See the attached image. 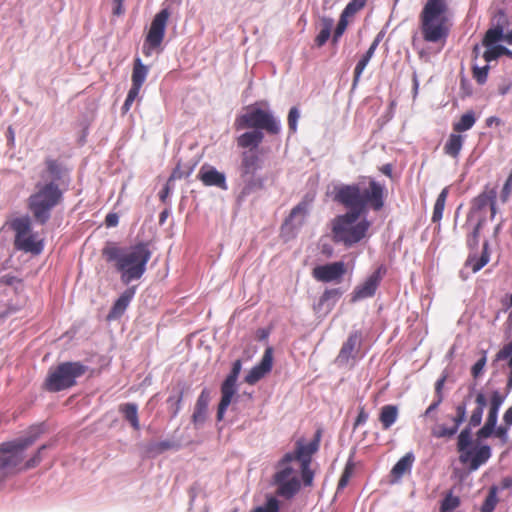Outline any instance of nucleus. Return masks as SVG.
<instances>
[{"label":"nucleus","mask_w":512,"mask_h":512,"mask_svg":"<svg viewBox=\"0 0 512 512\" xmlns=\"http://www.w3.org/2000/svg\"><path fill=\"white\" fill-rule=\"evenodd\" d=\"M119 412L123 418L130 423L131 427L138 431L140 422L138 417V406L135 403H123L119 406Z\"/></svg>","instance_id":"obj_31"},{"label":"nucleus","mask_w":512,"mask_h":512,"mask_svg":"<svg viewBox=\"0 0 512 512\" xmlns=\"http://www.w3.org/2000/svg\"><path fill=\"white\" fill-rule=\"evenodd\" d=\"M61 198L62 192L56 183L37 185L36 192L28 199V208L37 222L45 224L50 219L51 210L60 202Z\"/></svg>","instance_id":"obj_6"},{"label":"nucleus","mask_w":512,"mask_h":512,"mask_svg":"<svg viewBox=\"0 0 512 512\" xmlns=\"http://www.w3.org/2000/svg\"><path fill=\"white\" fill-rule=\"evenodd\" d=\"M464 141L465 136L453 131L444 144V153L454 159H457L462 150Z\"/></svg>","instance_id":"obj_25"},{"label":"nucleus","mask_w":512,"mask_h":512,"mask_svg":"<svg viewBox=\"0 0 512 512\" xmlns=\"http://www.w3.org/2000/svg\"><path fill=\"white\" fill-rule=\"evenodd\" d=\"M503 401H504V397L498 391H494L492 393L491 398H490L489 411H488L486 420L497 423L498 412H499L500 406L502 405Z\"/></svg>","instance_id":"obj_34"},{"label":"nucleus","mask_w":512,"mask_h":512,"mask_svg":"<svg viewBox=\"0 0 512 512\" xmlns=\"http://www.w3.org/2000/svg\"><path fill=\"white\" fill-rule=\"evenodd\" d=\"M45 166V172L47 177L51 178V182L55 183V181H63L68 176V168L57 159L46 158Z\"/></svg>","instance_id":"obj_24"},{"label":"nucleus","mask_w":512,"mask_h":512,"mask_svg":"<svg viewBox=\"0 0 512 512\" xmlns=\"http://www.w3.org/2000/svg\"><path fill=\"white\" fill-rule=\"evenodd\" d=\"M497 423L486 420L485 424L477 431L478 439H486L494 434L495 426Z\"/></svg>","instance_id":"obj_50"},{"label":"nucleus","mask_w":512,"mask_h":512,"mask_svg":"<svg viewBox=\"0 0 512 512\" xmlns=\"http://www.w3.org/2000/svg\"><path fill=\"white\" fill-rule=\"evenodd\" d=\"M266 373H264L257 365L253 367L248 374L245 377V381L248 384H255L258 382L261 378L265 376Z\"/></svg>","instance_id":"obj_52"},{"label":"nucleus","mask_w":512,"mask_h":512,"mask_svg":"<svg viewBox=\"0 0 512 512\" xmlns=\"http://www.w3.org/2000/svg\"><path fill=\"white\" fill-rule=\"evenodd\" d=\"M362 345V333L361 331H352L347 337L346 341L342 344L335 363L339 366H353Z\"/></svg>","instance_id":"obj_17"},{"label":"nucleus","mask_w":512,"mask_h":512,"mask_svg":"<svg viewBox=\"0 0 512 512\" xmlns=\"http://www.w3.org/2000/svg\"><path fill=\"white\" fill-rule=\"evenodd\" d=\"M234 125L236 130L249 128L260 131L262 129L273 135L281 131L280 123L271 112L255 107L249 108L246 113L238 116Z\"/></svg>","instance_id":"obj_12"},{"label":"nucleus","mask_w":512,"mask_h":512,"mask_svg":"<svg viewBox=\"0 0 512 512\" xmlns=\"http://www.w3.org/2000/svg\"><path fill=\"white\" fill-rule=\"evenodd\" d=\"M446 379H447V376L446 375H443L441 378H439L436 383H435V394H436V399H439V400H443L444 399V395H443V387H444V384L446 382Z\"/></svg>","instance_id":"obj_60"},{"label":"nucleus","mask_w":512,"mask_h":512,"mask_svg":"<svg viewBox=\"0 0 512 512\" xmlns=\"http://www.w3.org/2000/svg\"><path fill=\"white\" fill-rule=\"evenodd\" d=\"M272 362H273V351L271 347H268L264 355L260 361V363L257 365L264 373H268L272 369Z\"/></svg>","instance_id":"obj_47"},{"label":"nucleus","mask_w":512,"mask_h":512,"mask_svg":"<svg viewBox=\"0 0 512 512\" xmlns=\"http://www.w3.org/2000/svg\"><path fill=\"white\" fill-rule=\"evenodd\" d=\"M198 179L205 186H216L223 190L227 189L225 174L217 171L214 167L202 166L198 173Z\"/></svg>","instance_id":"obj_21"},{"label":"nucleus","mask_w":512,"mask_h":512,"mask_svg":"<svg viewBox=\"0 0 512 512\" xmlns=\"http://www.w3.org/2000/svg\"><path fill=\"white\" fill-rule=\"evenodd\" d=\"M332 19H324V27L320 30L315 38V44L318 47H322L329 39L331 35Z\"/></svg>","instance_id":"obj_42"},{"label":"nucleus","mask_w":512,"mask_h":512,"mask_svg":"<svg viewBox=\"0 0 512 512\" xmlns=\"http://www.w3.org/2000/svg\"><path fill=\"white\" fill-rule=\"evenodd\" d=\"M447 0H427L420 13V31L428 43H442L450 32Z\"/></svg>","instance_id":"obj_3"},{"label":"nucleus","mask_w":512,"mask_h":512,"mask_svg":"<svg viewBox=\"0 0 512 512\" xmlns=\"http://www.w3.org/2000/svg\"><path fill=\"white\" fill-rule=\"evenodd\" d=\"M508 360L509 374L507 378L506 389L509 392L512 389V341L505 344L495 355L494 361Z\"/></svg>","instance_id":"obj_32"},{"label":"nucleus","mask_w":512,"mask_h":512,"mask_svg":"<svg viewBox=\"0 0 512 512\" xmlns=\"http://www.w3.org/2000/svg\"><path fill=\"white\" fill-rule=\"evenodd\" d=\"M399 410L396 405H384L379 413V421L384 430H388L398 419Z\"/></svg>","instance_id":"obj_30"},{"label":"nucleus","mask_w":512,"mask_h":512,"mask_svg":"<svg viewBox=\"0 0 512 512\" xmlns=\"http://www.w3.org/2000/svg\"><path fill=\"white\" fill-rule=\"evenodd\" d=\"M169 16L170 12L166 8L154 16L142 48L145 56H151L153 51L160 48L165 36Z\"/></svg>","instance_id":"obj_14"},{"label":"nucleus","mask_w":512,"mask_h":512,"mask_svg":"<svg viewBox=\"0 0 512 512\" xmlns=\"http://www.w3.org/2000/svg\"><path fill=\"white\" fill-rule=\"evenodd\" d=\"M346 273V265L342 261L318 265L313 268L312 276L319 282H340Z\"/></svg>","instance_id":"obj_18"},{"label":"nucleus","mask_w":512,"mask_h":512,"mask_svg":"<svg viewBox=\"0 0 512 512\" xmlns=\"http://www.w3.org/2000/svg\"><path fill=\"white\" fill-rule=\"evenodd\" d=\"M367 0H351L345 9L342 11L344 14V17H352L354 16L359 10H361Z\"/></svg>","instance_id":"obj_44"},{"label":"nucleus","mask_w":512,"mask_h":512,"mask_svg":"<svg viewBox=\"0 0 512 512\" xmlns=\"http://www.w3.org/2000/svg\"><path fill=\"white\" fill-rule=\"evenodd\" d=\"M460 505V498L454 496L452 492L446 494L444 499L441 501L439 512H451Z\"/></svg>","instance_id":"obj_41"},{"label":"nucleus","mask_w":512,"mask_h":512,"mask_svg":"<svg viewBox=\"0 0 512 512\" xmlns=\"http://www.w3.org/2000/svg\"><path fill=\"white\" fill-rule=\"evenodd\" d=\"M262 167V160L254 150L241 153L238 173L242 182V188L238 194V200L243 201L252 193L265 187V178L257 172Z\"/></svg>","instance_id":"obj_4"},{"label":"nucleus","mask_w":512,"mask_h":512,"mask_svg":"<svg viewBox=\"0 0 512 512\" xmlns=\"http://www.w3.org/2000/svg\"><path fill=\"white\" fill-rule=\"evenodd\" d=\"M360 216L361 214L351 210L337 216L333 221L332 228L334 240L351 247L365 238L371 224L366 219L357 222Z\"/></svg>","instance_id":"obj_5"},{"label":"nucleus","mask_w":512,"mask_h":512,"mask_svg":"<svg viewBox=\"0 0 512 512\" xmlns=\"http://www.w3.org/2000/svg\"><path fill=\"white\" fill-rule=\"evenodd\" d=\"M349 17H344V14L341 13L340 20L336 26V29L334 31L333 35V41L336 42L345 32L347 25H348V19Z\"/></svg>","instance_id":"obj_54"},{"label":"nucleus","mask_w":512,"mask_h":512,"mask_svg":"<svg viewBox=\"0 0 512 512\" xmlns=\"http://www.w3.org/2000/svg\"><path fill=\"white\" fill-rule=\"evenodd\" d=\"M470 444L471 429L464 428L457 438L459 461L463 465H468L470 471H475L489 460L492 453L489 445H480L469 449Z\"/></svg>","instance_id":"obj_11"},{"label":"nucleus","mask_w":512,"mask_h":512,"mask_svg":"<svg viewBox=\"0 0 512 512\" xmlns=\"http://www.w3.org/2000/svg\"><path fill=\"white\" fill-rule=\"evenodd\" d=\"M148 75V67L145 66L140 58L134 60L133 71H132V85L142 87L145 79Z\"/></svg>","instance_id":"obj_33"},{"label":"nucleus","mask_w":512,"mask_h":512,"mask_svg":"<svg viewBox=\"0 0 512 512\" xmlns=\"http://www.w3.org/2000/svg\"><path fill=\"white\" fill-rule=\"evenodd\" d=\"M10 227L15 232L14 246L17 250L35 255L42 252L43 242L36 240L35 235L31 232V222L28 217L15 218Z\"/></svg>","instance_id":"obj_13"},{"label":"nucleus","mask_w":512,"mask_h":512,"mask_svg":"<svg viewBox=\"0 0 512 512\" xmlns=\"http://www.w3.org/2000/svg\"><path fill=\"white\" fill-rule=\"evenodd\" d=\"M489 69V65H485L483 67H473V78L477 81L478 84H484L487 81Z\"/></svg>","instance_id":"obj_49"},{"label":"nucleus","mask_w":512,"mask_h":512,"mask_svg":"<svg viewBox=\"0 0 512 512\" xmlns=\"http://www.w3.org/2000/svg\"><path fill=\"white\" fill-rule=\"evenodd\" d=\"M385 187L374 179L369 180L367 188L362 189L360 184L341 185L334 190V200L348 210L363 214L369 206L379 211L384 206Z\"/></svg>","instance_id":"obj_2"},{"label":"nucleus","mask_w":512,"mask_h":512,"mask_svg":"<svg viewBox=\"0 0 512 512\" xmlns=\"http://www.w3.org/2000/svg\"><path fill=\"white\" fill-rule=\"evenodd\" d=\"M487 357H486V351L482 352V357L477 360V362L472 366L471 368V374L474 378H478L486 365Z\"/></svg>","instance_id":"obj_53"},{"label":"nucleus","mask_w":512,"mask_h":512,"mask_svg":"<svg viewBox=\"0 0 512 512\" xmlns=\"http://www.w3.org/2000/svg\"><path fill=\"white\" fill-rule=\"evenodd\" d=\"M353 471H354L353 463L348 462L342 472L340 479H339L338 486H337L338 491L344 489L348 485L349 480L352 477Z\"/></svg>","instance_id":"obj_45"},{"label":"nucleus","mask_w":512,"mask_h":512,"mask_svg":"<svg viewBox=\"0 0 512 512\" xmlns=\"http://www.w3.org/2000/svg\"><path fill=\"white\" fill-rule=\"evenodd\" d=\"M414 461L415 457L412 452L406 453L403 457H401L391 470V476L394 478V480H399L406 473H409Z\"/></svg>","instance_id":"obj_28"},{"label":"nucleus","mask_w":512,"mask_h":512,"mask_svg":"<svg viewBox=\"0 0 512 512\" xmlns=\"http://www.w3.org/2000/svg\"><path fill=\"white\" fill-rule=\"evenodd\" d=\"M242 368V362L237 359L233 362L232 369L221 385V400L217 410V420L221 421L230 405L232 398L236 392V382Z\"/></svg>","instance_id":"obj_16"},{"label":"nucleus","mask_w":512,"mask_h":512,"mask_svg":"<svg viewBox=\"0 0 512 512\" xmlns=\"http://www.w3.org/2000/svg\"><path fill=\"white\" fill-rule=\"evenodd\" d=\"M299 116L298 109L296 107H292L288 114V126L291 132H296Z\"/></svg>","instance_id":"obj_55"},{"label":"nucleus","mask_w":512,"mask_h":512,"mask_svg":"<svg viewBox=\"0 0 512 512\" xmlns=\"http://www.w3.org/2000/svg\"><path fill=\"white\" fill-rule=\"evenodd\" d=\"M489 262V254L487 252V243L484 244V250L480 257L469 258L468 264L471 266L472 271L478 272Z\"/></svg>","instance_id":"obj_40"},{"label":"nucleus","mask_w":512,"mask_h":512,"mask_svg":"<svg viewBox=\"0 0 512 512\" xmlns=\"http://www.w3.org/2000/svg\"><path fill=\"white\" fill-rule=\"evenodd\" d=\"M476 122L475 114L473 111H469L463 114L458 122L453 124V131L457 133L465 132L471 129Z\"/></svg>","instance_id":"obj_35"},{"label":"nucleus","mask_w":512,"mask_h":512,"mask_svg":"<svg viewBox=\"0 0 512 512\" xmlns=\"http://www.w3.org/2000/svg\"><path fill=\"white\" fill-rule=\"evenodd\" d=\"M443 402V400L436 399L428 406V408L425 410L423 416L429 417L431 416L440 406V404Z\"/></svg>","instance_id":"obj_63"},{"label":"nucleus","mask_w":512,"mask_h":512,"mask_svg":"<svg viewBox=\"0 0 512 512\" xmlns=\"http://www.w3.org/2000/svg\"><path fill=\"white\" fill-rule=\"evenodd\" d=\"M509 428L510 427L507 425L499 427L495 426L494 435L501 439L503 442H506Z\"/></svg>","instance_id":"obj_61"},{"label":"nucleus","mask_w":512,"mask_h":512,"mask_svg":"<svg viewBox=\"0 0 512 512\" xmlns=\"http://www.w3.org/2000/svg\"><path fill=\"white\" fill-rule=\"evenodd\" d=\"M311 201H312V199H308V197H305L299 204H297L291 210L290 215H289L288 219L286 220V223L292 222L297 217H301L299 224H302L304 217L308 213V206Z\"/></svg>","instance_id":"obj_37"},{"label":"nucleus","mask_w":512,"mask_h":512,"mask_svg":"<svg viewBox=\"0 0 512 512\" xmlns=\"http://www.w3.org/2000/svg\"><path fill=\"white\" fill-rule=\"evenodd\" d=\"M183 399V392H179L176 396H169L167 403L170 405L172 410V416L175 417L181 409V403Z\"/></svg>","instance_id":"obj_51"},{"label":"nucleus","mask_w":512,"mask_h":512,"mask_svg":"<svg viewBox=\"0 0 512 512\" xmlns=\"http://www.w3.org/2000/svg\"><path fill=\"white\" fill-rule=\"evenodd\" d=\"M487 48L488 49L483 54V58L487 63L498 59L500 56H502V53L507 51V48L502 45H495Z\"/></svg>","instance_id":"obj_43"},{"label":"nucleus","mask_w":512,"mask_h":512,"mask_svg":"<svg viewBox=\"0 0 512 512\" xmlns=\"http://www.w3.org/2000/svg\"><path fill=\"white\" fill-rule=\"evenodd\" d=\"M125 0H113V15L120 16L124 13L123 3Z\"/></svg>","instance_id":"obj_64"},{"label":"nucleus","mask_w":512,"mask_h":512,"mask_svg":"<svg viewBox=\"0 0 512 512\" xmlns=\"http://www.w3.org/2000/svg\"><path fill=\"white\" fill-rule=\"evenodd\" d=\"M87 372V367L80 362H63L50 368L44 381V389L49 392H59L71 388L77 378Z\"/></svg>","instance_id":"obj_9"},{"label":"nucleus","mask_w":512,"mask_h":512,"mask_svg":"<svg viewBox=\"0 0 512 512\" xmlns=\"http://www.w3.org/2000/svg\"><path fill=\"white\" fill-rule=\"evenodd\" d=\"M102 253L107 261H116V268L118 269L119 259L124 253H122L121 250L115 246L105 247Z\"/></svg>","instance_id":"obj_46"},{"label":"nucleus","mask_w":512,"mask_h":512,"mask_svg":"<svg viewBox=\"0 0 512 512\" xmlns=\"http://www.w3.org/2000/svg\"><path fill=\"white\" fill-rule=\"evenodd\" d=\"M384 273L385 268L380 266L362 284L356 286L352 292L351 301L357 302L359 300L374 296Z\"/></svg>","instance_id":"obj_19"},{"label":"nucleus","mask_w":512,"mask_h":512,"mask_svg":"<svg viewBox=\"0 0 512 512\" xmlns=\"http://www.w3.org/2000/svg\"><path fill=\"white\" fill-rule=\"evenodd\" d=\"M378 44H379V39L376 38L372 42V44L370 45V47L366 51V53L364 55H362V57L360 58V60L356 64L355 69H354V79H353V85L354 86L358 83V81H359V79L361 77V74L365 70V68H366L367 64L369 63L370 59L373 57V55L375 53V50L377 49Z\"/></svg>","instance_id":"obj_29"},{"label":"nucleus","mask_w":512,"mask_h":512,"mask_svg":"<svg viewBox=\"0 0 512 512\" xmlns=\"http://www.w3.org/2000/svg\"><path fill=\"white\" fill-rule=\"evenodd\" d=\"M476 407L472 411L469 420L468 426L466 428H475L479 426L482 422V416L484 412V408L487 405L486 396L482 392H478L475 396Z\"/></svg>","instance_id":"obj_26"},{"label":"nucleus","mask_w":512,"mask_h":512,"mask_svg":"<svg viewBox=\"0 0 512 512\" xmlns=\"http://www.w3.org/2000/svg\"><path fill=\"white\" fill-rule=\"evenodd\" d=\"M119 216L117 213L111 212L105 218V225L108 228L115 227L118 225Z\"/></svg>","instance_id":"obj_62"},{"label":"nucleus","mask_w":512,"mask_h":512,"mask_svg":"<svg viewBox=\"0 0 512 512\" xmlns=\"http://www.w3.org/2000/svg\"><path fill=\"white\" fill-rule=\"evenodd\" d=\"M209 401V391L207 389H203L196 401L194 412L192 415V422L194 423L195 426L202 425L205 422L207 417Z\"/></svg>","instance_id":"obj_23"},{"label":"nucleus","mask_w":512,"mask_h":512,"mask_svg":"<svg viewBox=\"0 0 512 512\" xmlns=\"http://www.w3.org/2000/svg\"><path fill=\"white\" fill-rule=\"evenodd\" d=\"M42 432L41 426L31 427L27 437L0 444V483L8 476L34 468L41 462L42 452L48 445L40 446L35 455L26 462H24V451L38 439Z\"/></svg>","instance_id":"obj_1"},{"label":"nucleus","mask_w":512,"mask_h":512,"mask_svg":"<svg viewBox=\"0 0 512 512\" xmlns=\"http://www.w3.org/2000/svg\"><path fill=\"white\" fill-rule=\"evenodd\" d=\"M469 399H470V396H467V397L464 398V400L462 402L458 403L455 406V415L450 418L451 419V425H446V424H442V423H436L431 428V435L434 438H437V439H442V438L450 439L454 435H456V433L459 430L460 425L466 419L467 404H468V400Z\"/></svg>","instance_id":"obj_15"},{"label":"nucleus","mask_w":512,"mask_h":512,"mask_svg":"<svg viewBox=\"0 0 512 512\" xmlns=\"http://www.w3.org/2000/svg\"><path fill=\"white\" fill-rule=\"evenodd\" d=\"M447 196H448V188H444L438 195L436 202L434 204L433 215H432L433 222H439L442 219Z\"/></svg>","instance_id":"obj_36"},{"label":"nucleus","mask_w":512,"mask_h":512,"mask_svg":"<svg viewBox=\"0 0 512 512\" xmlns=\"http://www.w3.org/2000/svg\"><path fill=\"white\" fill-rule=\"evenodd\" d=\"M273 484L276 486V495L287 500L292 499L301 489L298 470L294 467L293 463L284 457L276 464Z\"/></svg>","instance_id":"obj_10"},{"label":"nucleus","mask_w":512,"mask_h":512,"mask_svg":"<svg viewBox=\"0 0 512 512\" xmlns=\"http://www.w3.org/2000/svg\"><path fill=\"white\" fill-rule=\"evenodd\" d=\"M264 134L259 130H253L241 134L237 138V145L241 148H251L250 150L256 149L263 141Z\"/></svg>","instance_id":"obj_27"},{"label":"nucleus","mask_w":512,"mask_h":512,"mask_svg":"<svg viewBox=\"0 0 512 512\" xmlns=\"http://www.w3.org/2000/svg\"><path fill=\"white\" fill-rule=\"evenodd\" d=\"M174 447V444L171 441H161L153 445L151 448L155 453H163L166 450H169Z\"/></svg>","instance_id":"obj_58"},{"label":"nucleus","mask_w":512,"mask_h":512,"mask_svg":"<svg viewBox=\"0 0 512 512\" xmlns=\"http://www.w3.org/2000/svg\"><path fill=\"white\" fill-rule=\"evenodd\" d=\"M134 294H135L134 288L126 289L120 295V297L116 300L114 305L112 306L109 314L107 315V320L112 321V320L119 319L126 311L129 303L131 302L132 298L134 297Z\"/></svg>","instance_id":"obj_22"},{"label":"nucleus","mask_w":512,"mask_h":512,"mask_svg":"<svg viewBox=\"0 0 512 512\" xmlns=\"http://www.w3.org/2000/svg\"><path fill=\"white\" fill-rule=\"evenodd\" d=\"M342 292L338 288L334 289H327L324 291L322 296L320 297V304H324L325 302L329 301L330 299H338L341 296Z\"/></svg>","instance_id":"obj_56"},{"label":"nucleus","mask_w":512,"mask_h":512,"mask_svg":"<svg viewBox=\"0 0 512 512\" xmlns=\"http://www.w3.org/2000/svg\"><path fill=\"white\" fill-rule=\"evenodd\" d=\"M322 431L318 429L315 432L314 438L306 443L303 439H299L295 443V448L292 452L284 454V458L291 463L298 461L300 464L301 480L306 487H311L314 480V471L311 469L312 457L320 447Z\"/></svg>","instance_id":"obj_7"},{"label":"nucleus","mask_w":512,"mask_h":512,"mask_svg":"<svg viewBox=\"0 0 512 512\" xmlns=\"http://www.w3.org/2000/svg\"><path fill=\"white\" fill-rule=\"evenodd\" d=\"M253 512H279V501L275 497H269L263 506L257 507Z\"/></svg>","instance_id":"obj_48"},{"label":"nucleus","mask_w":512,"mask_h":512,"mask_svg":"<svg viewBox=\"0 0 512 512\" xmlns=\"http://www.w3.org/2000/svg\"><path fill=\"white\" fill-rule=\"evenodd\" d=\"M498 501V488L496 486H492L480 508L481 512H493Z\"/></svg>","instance_id":"obj_38"},{"label":"nucleus","mask_w":512,"mask_h":512,"mask_svg":"<svg viewBox=\"0 0 512 512\" xmlns=\"http://www.w3.org/2000/svg\"><path fill=\"white\" fill-rule=\"evenodd\" d=\"M496 197L497 192L494 188L486 187L483 192H481L477 197H475L472 201V209L475 211H482L485 208L489 207L491 211V219H493L497 213L496 211Z\"/></svg>","instance_id":"obj_20"},{"label":"nucleus","mask_w":512,"mask_h":512,"mask_svg":"<svg viewBox=\"0 0 512 512\" xmlns=\"http://www.w3.org/2000/svg\"><path fill=\"white\" fill-rule=\"evenodd\" d=\"M150 258L151 252L146 243H138L124 252L118 264L122 282L128 284L132 280L141 278Z\"/></svg>","instance_id":"obj_8"},{"label":"nucleus","mask_w":512,"mask_h":512,"mask_svg":"<svg viewBox=\"0 0 512 512\" xmlns=\"http://www.w3.org/2000/svg\"><path fill=\"white\" fill-rule=\"evenodd\" d=\"M480 223H478L474 229L473 232L468 236L467 243L471 247H476L478 245L479 240V233H480Z\"/></svg>","instance_id":"obj_59"},{"label":"nucleus","mask_w":512,"mask_h":512,"mask_svg":"<svg viewBox=\"0 0 512 512\" xmlns=\"http://www.w3.org/2000/svg\"><path fill=\"white\" fill-rule=\"evenodd\" d=\"M502 38H503V30L501 27L498 26V27L491 28L486 31L482 43L485 47H490L493 44H495L496 42L502 40Z\"/></svg>","instance_id":"obj_39"},{"label":"nucleus","mask_w":512,"mask_h":512,"mask_svg":"<svg viewBox=\"0 0 512 512\" xmlns=\"http://www.w3.org/2000/svg\"><path fill=\"white\" fill-rule=\"evenodd\" d=\"M512 193V178L508 176L506 182L503 185L500 198L502 202H506Z\"/></svg>","instance_id":"obj_57"}]
</instances>
